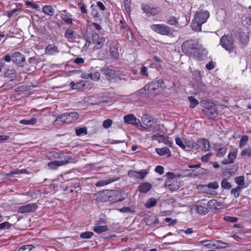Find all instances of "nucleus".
<instances>
[{
    "instance_id": "nucleus-1",
    "label": "nucleus",
    "mask_w": 251,
    "mask_h": 251,
    "mask_svg": "<svg viewBox=\"0 0 251 251\" xmlns=\"http://www.w3.org/2000/svg\"><path fill=\"white\" fill-rule=\"evenodd\" d=\"M182 51L187 55L202 60L207 54V51L203 49L198 40H189L181 46Z\"/></svg>"
},
{
    "instance_id": "nucleus-2",
    "label": "nucleus",
    "mask_w": 251,
    "mask_h": 251,
    "mask_svg": "<svg viewBox=\"0 0 251 251\" xmlns=\"http://www.w3.org/2000/svg\"><path fill=\"white\" fill-rule=\"evenodd\" d=\"M209 17V13L207 11H200L197 12L191 23L192 29L196 31H200L201 30V25L205 23Z\"/></svg>"
},
{
    "instance_id": "nucleus-3",
    "label": "nucleus",
    "mask_w": 251,
    "mask_h": 251,
    "mask_svg": "<svg viewBox=\"0 0 251 251\" xmlns=\"http://www.w3.org/2000/svg\"><path fill=\"white\" fill-rule=\"evenodd\" d=\"M79 117V114L76 112H67L58 115L55 120V122L58 124L61 123L69 124L72 123Z\"/></svg>"
},
{
    "instance_id": "nucleus-4",
    "label": "nucleus",
    "mask_w": 251,
    "mask_h": 251,
    "mask_svg": "<svg viewBox=\"0 0 251 251\" xmlns=\"http://www.w3.org/2000/svg\"><path fill=\"white\" fill-rule=\"evenodd\" d=\"M150 28L154 32L164 35H172L173 29L165 24H152Z\"/></svg>"
},
{
    "instance_id": "nucleus-5",
    "label": "nucleus",
    "mask_w": 251,
    "mask_h": 251,
    "mask_svg": "<svg viewBox=\"0 0 251 251\" xmlns=\"http://www.w3.org/2000/svg\"><path fill=\"white\" fill-rule=\"evenodd\" d=\"M221 45L229 52L233 51L235 47L232 38L229 35H224L220 39Z\"/></svg>"
},
{
    "instance_id": "nucleus-6",
    "label": "nucleus",
    "mask_w": 251,
    "mask_h": 251,
    "mask_svg": "<svg viewBox=\"0 0 251 251\" xmlns=\"http://www.w3.org/2000/svg\"><path fill=\"white\" fill-rule=\"evenodd\" d=\"M71 159L72 157L71 156H67L64 157V159L62 161H55L49 162L48 163V166L50 169L55 170L59 166L73 162L71 161Z\"/></svg>"
},
{
    "instance_id": "nucleus-7",
    "label": "nucleus",
    "mask_w": 251,
    "mask_h": 251,
    "mask_svg": "<svg viewBox=\"0 0 251 251\" xmlns=\"http://www.w3.org/2000/svg\"><path fill=\"white\" fill-rule=\"evenodd\" d=\"M180 186V183L179 182L174 179L168 178L165 182V187L172 192L177 190Z\"/></svg>"
},
{
    "instance_id": "nucleus-8",
    "label": "nucleus",
    "mask_w": 251,
    "mask_h": 251,
    "mask_svg": "<svg viewBox=\"0 0 251 251\" xmlns=\"http://www.w3.org/2000/svg\"><path fill=\"white\" fill-rule=\"evenodd\" d=\"M124 120L125 122L127 124L135 125L139 126L144 127L140 120L137 119L133 114L125 115Z\"/></svg>"
},
{
    "instance_id": "nucleus-9",
    "label": "nucleus",
    "mask_w": 251,
    "mask_h": 251,
    "mask_svg": "<svg viewBox=\"0 0 251 251\" xmlns=\"http://www.w3.org/2000/svg\"><path fill=\"white\" fill-rule=\"evenodd\" d=\"M12 61L16 65L19 66H24L25 64V56L19 52H15L12 55Z\"/></svg>"
},
{
    "instance_id": "nucleus-10",
    "label": "nucleus",
    "mask_w": 251,
    "mask_h": 251,
    "mask_svg": "<svg viewBox=\"0 0 251 251\" xmlns=\"http://www.w3.org/2000/svg\"><path fill=\"white\" fill-rule=\"evenodd\" d=\"M92 40L93 44L95 45V47L97 49H100L105 41V38L100 37L99 35L96 32L92 34Z\"/></svg>"
},
{
    "instance_id": "nucleus-11",
    "label": "nucleus",
    "mask_w": 251,
    "mask_h": 251,
    "mask_svg": "<svg viewBox=\"0 0 251 251\" xmlns=\"http://www.w3.org/2000/svg\"><path fill=\"white\" fill-rule=\"evenodd\" d=\"M142 9L149 16H153L161 12V9L158 7H151L148 5H143Z\"/></svg>"
},
{
    "instance_id": "nucleus-12",
    "label": "nucleus",
    "mask_w": 251,
    "mask_h": 251,
    "mask_svg": "<svg viewBox=\"0 0 251 251\" xmlns=\"http://www.w3.org/2000/svg\"><path fill=\"white\" fill-rule=\"evenodd\" d=\"M37 205L36 203H29L21 206L18 209L20 213H28L35 211L37 209Z\"/></svg>"
},
{
    "instance_id": "nucleus-13",
    "label": "nucleus",
    "mask_w": 251,
    "mask_h": 251,
    "mask_svg": "<svg viewBox=\"0 0 251 251\" xmlns=\"http://www.w3.org/2000/svg\"><path fill=\"white\" fill-rule=\"evenodd\" d=\"M210 106V108H205L203 110V111L208 118L213 119L216 117L217 113L215 105L212 103Z\"/></svg>"
},
{
    "instance_id": "nucleus-14",
    "label": "nucleus",
    "mask_w": 251,
    "mask_h": 251,
    "mask_svg": "<svg viewBox=\"0 0 251 251\" xmlns=\"http://www.w3.org/2000/svg\"><path fill=\"white\" fill-rule=\"evenodd\" d=\"M119 194V192L117 191H115V190H112V191H110V192H108L107 193V197H108V201H112V202H116V201L121 202V201H124L125 199L124 198H120V199L112 198V196H113V197L118 196Z\"/></svg>"
},
{
    "instance_id": "nucleus-15",
    "label": "nucleus",
    "mask_w": 251,
    "mask_h": 251,
    "mask_svg": "<svg viewBox=\"0 0 251 251\" xmlns=\"http://www.w3.org/2000/svg\"><path fill=\"white\" fill-rule=\"evenodd\" d=\"M153 138L158 141L159 143L162 142L165 144L171 147L173 145V142L169 140L168 137L163 136L162 135H159L158 136L154 135Z\"/></svg>"
},
{
    "instance_id": "nucleus-16",
    "label": "nucleus",
    "mask_w": 251,
    "mask_h": 251,
    "mask_svg": "<svg viewBox=\"0 0 251 251\" xmlns=\"http://www.w3.org/2000/svg\"><path fill=\"white\" fill-rule=\"evenodd\" d=\"M142 121L143 124L146 126V127H144V128H152L153 127V126L152 124L153 123V120L151 117H150L148 115H143Z\"/></svg>"
},
{
    "instance_id": "nucleus-17",
    "label": "nucleus",
    "mask_w": 251,
    "mask_h": 251,
    "mask_svg": "<svg viewBox=\"0 0 251 251\" xmlns=\"http://www.w3.org/2000/svg\"><path fill=\"white\" fill-rule=\"evenodd\" d=\"M119 179H120L119 177H114V178L112 177V178H108L106 179L101 180L99 181L96 183V186H97V187L103 186L109 184L111 183V182L117 181Z\"/></svg>"
},
{
    "instance_id": "nucleus-18",
    "label": "nucleus",
    "mask_w": 251,
    "mask_h": 251,
    "mask_svg": "<svg viewBox=\"0 0 251 251\" xmlns=\"http://www.w3.org/2000/svg\"><path fill=\"white\" fill-rule=\"evenodd\" d=\"M152 185L149 182H144L138 186V190L140 193H146L151 188Z\"/></svg>"
},
{
    "instance_id": "nucleus-19",
    "label": "nucleus",
    "mask_w": 251,
    "mask_h": 251,
    "mask_svg": "<svg viewBox=\"0 0 251 251\" xmlns=\"http://www.w3.org/2000/svg\"><path fill=\"white\" fill-rule=\"evenodd\" d=\"M237 153L235 151L230 152L228 155V159L223 160L222 163L224 165L231 164L234 162V160L236 158Z\"/></svg>"
},
{
    "instance_id": "nucleus-20",
    "label": "nucleus",
    "mask_w": 251,
    "mask_h": 251,
    "mask_svg": "<svg viewBox=\"0 0 251 251\" xmlns=\"http://www.w3.org/2000/svg\"><path fill=\"white\" fill-rule=\"evenodd\" d=\"M155 151L156 153L160 156L167 155V156L169 157L171 155V151L170 149L167 147L156 148Z\"/></svg>"
},
{
    "instance_id": "nucleus-21",
    "label": "nucleus",
    "mask_w": 251,
    "mask_h": 251,
    "mask_svg": "<svg viewBox=\"0 0 251 251\" xmlns=\"http://www.w3.org/2000/svg\"><path fill=\"white\" fill-rule=\"evenodd\" d=\"M193 207L195 208L197 212L201 215H204L208 212V208L202 205L194 204Z\"/></svg>"
},
{
    "instance_id": "nucleus-22",
    "label": "nucleus",
    "mask_w": 251,
    "mask_h": 251,
    "mask_svg": "<svg viewBox=\"0 0 251 251\" xmlns=\"http://www.w3.org/2000/svg\"><path fill=\"white\" fill-rule=\"evenodd\" d=\"M235 182L238 185L237 187L242 189L247 187L245 182V178L243 176L236 177L235 178Z\"/></svg>"
},
{
    "instance_id": "nucleus-23",
    "label": "nucleus",
    "mask_w": 251,
    "mask_h": 251,
    "mask_svg": "<svg viewBox=\"0 0 251 251\" xmlns=\"http://www.w3.org/2000/svg\"><path fill=\"white\" fill-rule=\"evenodd\" d=\"M45 52L46 54H52L54 53L59 52L58 48L57 46L54 45H49L45 49Z\"/></svg>"
},
{
    "instance_id": "nucleus-24",
    "label": "nucleus",
    "mask_w": 251,
    "mask_h": 251,
    "mask_svg": "<svg viewBox=\"0 0 251 251\" xmlns=\"http://www.w3.org/2000/svg\"><path fill=\"white\" fill-rule=\"evenodd\" d=\"M197 142L201 144V148L203 151H208L210 148L209 142L204 138L198 140Z\"/></svg>"
},
{
    "instance_id": "nucleus-25",
    "label": "nucleus",
    "mask_w": 251,
    "mask_h": 251,
    "mask_svg": "<svg viewBox=\"0 0 251 251\" xmlns=\"http://www.w3.org/2000/svg\"><path fill=\"white\" fill-rule=\"evenodd\" d=\"M61 19L64 21L67 24H72V20L71 15L70 13H67L65 11H64L61 14Z\"/></svg>"
},
{
    "instance_id": "nucleus-26",
    "label": "nucleus",
    "mask_w": 251,
    "mask_h": 251,
    "mask_svg": "<svg viewBox=\"0 0 251 251\" xmlns=\"http://www.w3.org/2000/svg\"><path fill=\"white\" fill-rule=\"evenodd\" d=\"M43 12L46 15L52 16L54 13V10L51 5H45L42 8Z\"/></svg>"
},
{
    "instance_id": "nucleus-27",
    "label": "nucleus",
    "mask_w": 251,
    "mask_h": 251,
    "mask_svg": "<svg viewBox=\"0 0 251 251\" xmlns=\"http://www.w3.org/2000/svg\"><path fill=\"white\" fill-rule=\"evenodd\" d=\"M108 229V226L106 225L104 226H96L94 227V231L97 233H101L103 232L107 231Z\"/></svg>"
},
{
    "instance_id": "nucleus-28",
    "label": "nucleus",
    "mask_w": 251,
    "mask_h": 251,
    "mask_svg": "<svg viewBox=\"0 0 251 251\" xmlns=\"http://www.w3.org/2000/svg\"><path fill=\"white\" fill-rule=\"evenodd\" d=\"M163 83V81L162 79H159L156 81L152 82L149 85V88L151 90H156L159 87H161L162 84Z\"/></svg>"
},
{
    "instance_id": "nucleus-29",
    "label": "nucleus",
    "mask_w": 251,
    "mask_h": 251,
    "mask_svg": "<svg viewBox=\"0 0 251 251\" xmlns=\"http://www.w3.org/2000/svg\"><path fill=\"white\" fill-rule=\"evenodd\" d=\"M92 9V15L95 18L99 19L100 17V14L99 12V9L97 6L95 5H92L91 6Z\"/></svg>"
},
{
    "instance_id": "nucleus-30",
    "label": "nucleus",
    "mask_w": 251,
    "mask_h": 251,
    "mask_svg": "<svg viewBox=\"0 0 251 251\" xmlns=\"http://www.w3.org/2000/svg\"><path fill=\"white\" fill-rule=\"evenodd\" d=\"M75 32L72 29L69 28L67 29L65 33V37L69 40H72L75 38Z\"/></svg>"
},
{
    "instance_id": "nucleus-31",
    "label": "nucleus",
    "mask_w": 251,
    "mask_h": 251,
    "mask_svg": "<svg viewBox=\"0 0 251 251\" xmlns=\"http://www.w3.org/2000/svg\"><path fill=\"white\" fill-rule=\"evenodd\" d=\"M37 122V119L35 118H32L30 120H22L20 121L21 124L25 125H33Z\"/></svg>"
},
{
    "instance_id": "nucleus-32",
    "label": "nucleus",
    "mask_w": 251,
    "mask_h": 251,
    "mask_svg": "<svg viewBox=\"0 0 251 251\" xmlns=\"http://www.w3.org/2000/svg\"><path fill=\"white\" fill-rule=\"evenodd\" d=\"M156 204V200L155 198H151L148 201L145 203V206L148 208H150L154 206Z\"/></svg>"
},
{
    "instance_id": "nucleus-33",
    "label": "nucleus",
    "mask_w": 251,
    "mask_h": 251,
    "mask_svg": "<svg viewBox=\"0 0 251 251\" xmlns=\"http://www.w3.org/2000/svg\"><path fill=\"white\" fill-rule=\"evenodd\" d=\"M188 100L190 103V106L192 108H194L199 103V101L197 99H196L193 96L189 97Z\"/></svg>"
},
{
    "instance_id": "nucleus-34",
    "label": "nucleus",
    "mask_w": 251,
    "mask_h": 251,
    "mask_svg": "<svg viewBox=\"0 0 251 251\" xmlns=\"http://www.w3.org/2000/svg\"><path fill=\"white\" fill-rule=\"evenodd\" d=\"M75 133L77 136L86 135L87 133L86 127L77 128L75 129Z\"/></svg>"
},
{
    "instance_id": "nucleus-35",
    "label": "nucleus",
    "mask_w": 251,
    "mask_h": 251,
    "mask_svg": "<svg viewBox=\"0 0 251 251\" xmlns=\"http://www.w3.org/2000/svg\"><path fill=\"white\" fill-rule=\"evenodd\" d=\"M110 52L111 55L112 56L113 58H118L119 56V53L118 51V49L116 47H111L110 49Z\"/></svg>"
},
{
    "instance_id": "nucleus-36",
    "label": "nucleus",
    "mask_w": 251,
    "mask_h": 251,
    "mask_svg": "<svg viewBox=\"0 0 251 251\" xmlns=\"http://www.w3.org/2000/svg\"><path fill=\"white\" fill-rule=\"evenodd\" d=\"M187 146L188 148L195 150H198L200 147V145L198 143L194 142H188Z\"/></svg>"
},
{
    "instance_id": "nucleus-37",
    "label": "nucleus",
    "mask_w": 251,
    "mask_h": 251,
    "mask_svg": "<svg viewBox=\"0 0 251 251\" xmlns=\"http://www.w3.org/2000/svg\"><path fill=\"white\" fill-rule=\"evenodd\" d=\"M221 187L223 189H229L231 188V185L226 179H223L221 182Z\"/></svg>"
},
{
    "instance_id": "nucleus-38",
    "label": "nucleus",
    "mask_w": 251,
    "mask_h": 251,
    "mask_svg": "<svg viewBox=\"0 0 251 251\" xmlns=\"http://www.w3.org/2000/svg\"><path fill=\"white\" fill-rule=\"evenodd\" d=\"M94 235V233L93 232L91 231H86L84 232H83L80 234V237L81 238L83 239H89L93 235Z\"/></svg>"
},
{
    "instance_id": "nucleus-39",
    "label": "nucleus",
    "mask_w": 251,
    "mask_h": 251,
    "mask_svg": "<svg viewBox=\"0 0 251 251\" xmlns=\"http://www.w3.org/2000/svg\"><path fill=\"white\" fill-rule=\"evenodd\" d=\"M248 140V137L247 135L243 136L240 141L239 147L240 148H242L243 146L247 143Z\"/></svg>"
},
{
    "instance_id": "nucleus-40",
    "label": "nucleus",
    "mask_w": 251,
    "mask_h": 251,
    "mask_svg": "<svg viewBox=\"0 0 251 251\" xmlns=\"http://www.w3.org/2000/svg\"><path fill=\"white\" fill-rule=\"evenodd\" d=\"M176 143L177 145H178L179 147L182 148V149H185L186 148L185 144L183 143L181 139L179 137H176L175 139Z\"/></svg>"
},
{
    "instance_id": "nucleus-41",
    "label": "nucleus",
    "mask_w": 251,
    "mask_h": 251,
    "mask_svg": "<svg viewBox=\"0 0 251 251\" xmlns=\"http://www.w3.org/2000/svg\"><path fill=\"white\" fill-rule=\"evenodd\" d=\"M34 246L32 245H27L22 246L18 251H30Z\"/></svg>"
},
{
    "instance_id": "nucleus-42",
    "label": "nucleus",
    "mask_w": 251,
    "mask_h": 251,
    "mask_svg": "<svg viewBox=\"0 0 251 251\" xmlns=\"http://www.w3.org/2000/svg\"><path fill=\"white\" fill-rule=\"evenodd\" d=\"M90 78L94 81L98 80L100 78V73L99 72H94L90 74Z\"/></svg>"
},
{
    "instance_id": "nucleus-43",
    "label": "nucleus",
    "mask_w": 251,
    "mask_h": 251,
    "mask_svg": "<svg viewBox=\"0 0 251 251\" xmlns=\"http://www.w3.org/2000/svg\"><path fill=\"white\" fill-rule=\"evenodd\" d=\"M242 188L237 187L235 188H233L231 190V194H233L234 197L237 198L240 196L239 191Z\"/></svg>"
},
{
    "instance_id": "nucleus-44",
    "label": "nucleus",
    "mask_w": 251,
    "mask_h": 251,
    "mask_svg": "<svg viewBox=\"0 0 251 251\" xmlns=\"http://www.w3.org/2000/svg\"><path fill=\"white\" fill-rule=\"evenodd\" d=\"M226 148L224 147L220 148L217 152V155L218 156L222 157L226 153Z\"/></svg>"
},
{
    "instance_id": "nucleus-45",
    "label": "nucleus",
    "mask_w": 251,
    "mask_h": 251,
    "mask_svg": "<svg viewBox=\"0 0 251 251\" xmlns=\"http://www.w3.org/2000/svg\"><path fill=\"white\" fill-rule=\"evenodd\" d=\"M206 186L208 188H211V189H217L219 188V185L218 182H217L216 181H214L213 182H210V183H208L206 185Z\"/></svg>"
},
{
    "instance_id": "nucleus-46",
    "label": "nucleus",
    "mask_w": 251,
    "mask_h": 251,
    "mask_svg": "<svg viewBox=\"0 0 251 251\" xmlns=\"http://www.w3.org/2000/svg\"><path fill=\"white\" fill-rule=\"evenodd\" d=\"M242 156H251V149L249 148L245 149L241 153Z\"/></svg>"
},
{
    "instance_id": "nucleus-47",
    "label": "nucleus",
    "mask_w": 251,
    "mask_h": 251,
    "mask_svg": "<svg viewBox=\"0 0 251 251\" xmlns=\"http://www.w3.org/2000/svg\"><path fill=\"white\" fill-rule=\"evenodd\" d=\"M128 175L131 178L138 179L137 172L134 171L133 170H130L128 172Z\"/></svg>"
},
{
    "instance_id": "nucleus-48",
    "label": "nucleus",
    "mask_w": 251,
    "mask_h": 251,
    "mask_svg": "<svg viewBox=\"0 0 251 251\" xmlns=\"http://www.w3.org/2000/svg\"><path fill=\"white\" fill-rule=\"evenodd\" d=\"M167 23L171 25H175L177 23V21L175 17L171 16L168 19Z\"/></svg>"
},
{
    "instance_id": "nucleus-49",
    "label": "nucleus",
    "mask_w": 251,
    "mask_h": 251,
    "mask_svg": "<svg viewBox=\"0 0 251 251\" xmlns=\"http://www.w3.org/2000/svg\"><path fill=\"white\" fill-rule=\"evenodd\" d=\"M217 202L216 200H211L208 201L207 205L209 208H213L216 207Z\"/></svg>"
},
{
    "instance_id": "nucleus-50",
    "label": "nucleus",
    "mask_w": 251,
    "mask_h": 251,
    "mask_svg": "<svg viewBox=\"0 0 251 251\" xmlns=\"http://www.w3.org/2000/svg\"><path fill=\"white\" fill-rule=\"evenodd\" d=\"M112 124V121L111 119H107L103 121L102 126L104 128L109 127Z\"/></svg>"
},
{
    "instance_id": "nucleus-51",
    "label": "nucleus",
    "mask_w": 251,
    "mask_h": 251,
    "mask_svg": "<svg viewBox=\"0 0 251 251\" xmlns=\"http://www.w3.org/2000/svg\"><path fill=\"white\" fill-rule=\"evenodd\" d=\"M78 8L80 9V10L82 13H84V14L87 13V10H86V6L84 4H83L81 2H79L78 3Z\"/></svg>"
},
{
    "instance_id": "nucleus-52",
    "label": "nucleus",
    "mask_w": 251,
    "mask_h": 251,
    "mask_svg": "<svg viewBox=\"0 0 251 251\" xmlns=\"http://www.w3.org/2000/svg\"><path fill=\"white\" fill-rule=\"evenodd\" d=\"M11 226V224L8 222H4L0 224V229H4L5 228H9Z\"/></svg>"
},
{
    "instance_id": "nucleus-53",
    "label": "nucleus",
    "mask_w": 251,
    "mask_h": 251,
    "mask_svg": "<svg viewBox=\"0 0 251 251\" xmlns=\"http://www.w3.org/2000/svg\"><path fill=\"white\" fill-rule=\"evenodd\" d=\"M138 173V179H142L148 174V172L146 171L137 172Z\"/></svg>"
},
{
    "instance_id": "nucleus-54",
    "label": "nucleus",
    "mask_w": 251,
    "mask_h": 251,
    "mask_svg": "<svg viewBox=\"0 0 251 251\" xmlns=\"http://www.w3.org/2000/svg\"><path fill=\"white\" fill-rule=\"evenodd\" d=\"M200 243L204 247H210L213 246V244L211 243V241L208 240L201 241L200 242Z\"/></svg>"
},
{
    "instance_id": "nucleus-55",
    "label": "nucleus",
    "mask_w": 251,
    "mask_h": 251,
    "mask_svg": "<svg viewBox=\"0 0 251 251\" xmlns=\"http://www.w3.org/2000/svg\"><path fill=\"white\" fill-rule=\"evenodd\" d=\"M25 172H26V170L25 169H23V170H17L11 172L8 175L9 176H11L12 175H13L19 174H21V173H25Z\"/></svg>"
},
{
    "instance_id": "nucleus-56",
    "label": "nucleus",
    "mask_w": 251,
    "mask_h": 251,
    "mask_svg": "<svg viewBox=\"0 0 251 251\" xmlns=\"http://www.w3.org/2000/svg\"><path fill=\"white\" fill-rule=\"evenodd\" d=\"M211 155H212V153H207L205 155L202 156V157H201V161L202 162H207L209 160Z\"/></svg>"
},
{
    "instance_id": "nucleus-57",
    "label": "nucleus",
    "mask_w": 251,
    "mask_h": 251,
    "mask_svg": "<svg viewBox=\"0 0 251 251\" xmlns=\"http://www.w3.org/2000/svg\"><path fill=\"white\" fill-rule=\"evenodd\" d=\"M155 171L160 175H162L164 173V168L161 166H157L155 168Z\"/></svg>"
},
{
    "instance_id": "nucleus-58",
    "label": "nucleus",
    "mask_w": 251,
    "mask_h": 251,
    "mask_svg": "<svg viewBox=\"0 0 251 251\" xmlns=\"http://www.w3.org/2000/svg\"><path fill=\"white\" fill-rule=\"evenodd\" d=\"M226 221L231 222V223H235L237 221V218L233 217H226L225 218Z\"/></svg>"
},
{
    "instance_id": "nucleus-59",
    "label": "nucleus",
    "mask_w": 251,
    "mask_h": 251,
    "mask_svg": "<svg viewBox=\"0 0 251 251\" xmlns=\"http://www.w3.org/2000/svg\"><path fill=\"white\" fill-rule=\"evenodd\" d=\"M15 73V72L14 70H8L5 73V76L8 77H12L13 75H14Z\"/></svg>"
},
{
    "instance_id": "nucleus-60",
    "label": "nucleus",
    "mask_w": 251,
    "mask_h": 251,
    "mask_svg": "<svg viewBox=\"0 0 251 251\" xmlns=\"http://www.w3.org/2000/svg\"><path fill=\"white\" fill-rule=\"evenodd\" d=\"M118 210L122 213H129L131 212V209L128 207H124L123 208L118 209Z\"/></svg>"
},
{
    "instance_id": "nucleus-61",
    "label": "nucleus",
    "mask_w": 251,
    "mask_h": 251,
    "mask_svg": "<svg viewBox=\"0 0 251 251\" xmlns=\"http://www.w3.org/2000/svg\"><path fill=\"white\" fill-rule=\"evenodd\" d=\"M215 63L211 61L206 65V68L208 70H211L214 68Z\"/></svg>"
},
{
    "instance_id": "nucleus-62",
    "label": "nucleus",
    "mask_w": 251,
    "mask_h": 251,
    "mask_svg": "<svg viewBox=\"0 0 251 251\" xmlns=\"http://www.w3.org/2000/svg\"><path fill=\"white\" fill-rule=\"evenodd\" d=\"M165 220L167 222H170V223L169 224V226L174 225L177 223L176 220H172V219L170 218H165Z\"/></svg>"
},
{
    "instance_id": "nucleus-63",
    "label": "nucleus",
    "mask_w": 251,
    "mask_h": 251,
    "mask_svg": "<svg viewBox=\"0 0 251 251\" xmlns=\"http://www.w3.org/2000/svg\"><path fill=\"white\" fill-rule=\"evenodd\" d=\"M96 6H98V9H100L101 11H103L105 9V7L104 5L100 1H98L97 2V5Z\"/></svg>"
},
{
    "instance_id": "nucleus-64",
    "label": "nucleus",
    "mask_w": 251,
    "mask_h": 251,
    "mask_svg": "<svg viewBox=\"0 0 251 251\" xmlns=\"http://www.w3.org/2000/svg\"><path fill=\"white\" fill-rule=\"evenodd\" d=\"M84 62V59L81 57H77L74 60V62L77 64H82Z\"/></svg>"
}]
</instances>
